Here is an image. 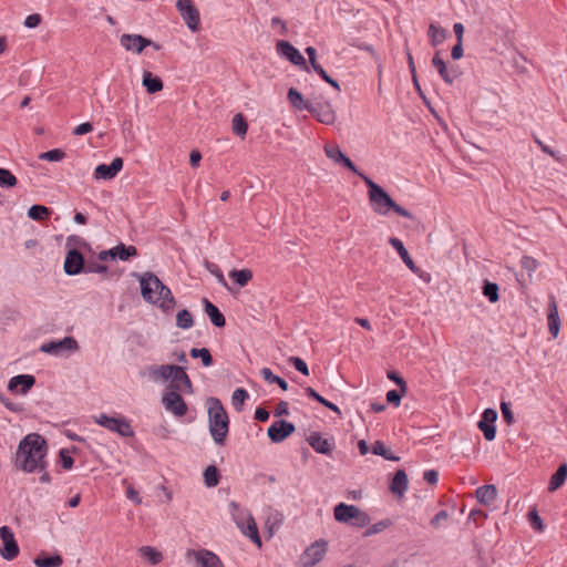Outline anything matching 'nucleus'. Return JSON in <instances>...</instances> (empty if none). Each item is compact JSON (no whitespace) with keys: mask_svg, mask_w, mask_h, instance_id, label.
I'll return each instance as SVG.
<instances>
[{"mask_svg":"<svg viewBox=\"0 0 567 567\" xmlns=\"http://www.w3.org/2000/svg\"><path fill=\"white\" fill-rule=\"evenodd\" d=\"M48 444L38 433L24 436L18 445L16 466L23 472H42L47 467Z\"/></svg>","mask_w":567,"mask_h":567,"instance_id":"1","label":"nucleus"},{"mask_svg":"<svg viewBox=\"0 0 567 567\" xmlns=\"http://www.w3.org/2000/svg\"><path fill=\"white\" fill-rule=\"evenodd\" d=\"M140 284L145 301L157 305L165 312L174 309L176 302L171 289L155 274H143L140 276Z\"/></svg>","mask_w":567,"mask_h":567,"instance_id":"2","label":"nucleus"},{"mask_svg":"<svg viewBox=\"0 0 567 567\" xmlns=\"http://www.w3.org/2000/svg\"><path fill=\"white\" fill-rule=\"evenodd\" d=\"M365 185L369 188L368 196L372 210L378 215H386L389 210H393L401 217L413 219L414 216L404 207L396 204L390 195L377 183H374L365 174H360Z\"/></svg>","mask_w":567,"mask_h":567,"instance_id":"3","label":"nucleus"},{"mask_svg":"<svg viewBox=\"0 0 567 567\" xmlns=\"http://www.w3.org/2000/svg\"><path fill=\"white\" fill-rule=\"evenodd\" d=\"M209 432L214 442L223 446L229 431V419L221 402L217 398H209L208 401Z\"/></svg>","mask_w":567,"mask_h":567,"instance_id":"4","label":"nucleus"},{"mask_svg":"<svg viewBox=\"0 0 567 567\" xmlns=\"http://www.w3.org/2000/svg\"><path fill=\"white\" fill-rule=\"evenodd\" d=\"M306 110L320 123L326 125L333 124L337 118L331 102L326 100L323 96H315L308 100Z\"/></svg>","mask_w":567,"mask_h":567,"instance_id":"5","label":"nucleus"},{"mask_svg":"<svg viewBox=\"0 0 567 567\" xmlns=\"http://www.w3.org/2000/svg\"><path fill=\"white\" fill-rule=\"evenodd\" d=\"M182 393L183 392L166 389L161 400L164 409L176 417L186 415L188 411L187 404L183 399Z\"/></svg>","mask_w":567,"mask_h":567,"instance_id":"6","label":"nucleus"},{"mask_svg":"<svg viewBox=\"0 0 567 567\" xmlns=\"http://www.w3.org/2000/svg\"><path fill=\"white\" fill-rule=\"evenodd\" d=\"M94 420L99 425L112 432H116L121 436L130 437L134 434L130 422L123 417H113L101 413L99 416L94 417Z\"/></svg>","mask_w":567,"mask_h":567,"instance_id":"7","label":"nucleus"},{"mask_svg":"<svg viewBox=\"0 0 567 567\" xmlns=\"http://www.w3.org/2000/svg\"><path fill=\"white\" fill-rule=\"evenodd\" d=\"M327 542L323 539L312 543L301 555V567H313L320 563L327 553Z\"/></svg>","mask_w":567,"mask_h":567,"instance_id":"8","label":"nucleus"},{"mask_svg":"<svg viewBox=\"0 0 567 567\" xmlns=\"http://www.w3.org/2000/svg\"><path fill=\"white\" fill-rule=\"evenodd\" d=\"M276 50L280 56L286 58L293 65H297L300 69L309 72V66L305 58L291 43L285 40H279L276 43Z\"/></svg>","mask_w":567,"mask_h":567,"instance_id":"9","label":"nucleus"},{"mask_svg":"<svg viewBox=\"0 0 567 567\" xmlns=\"http://www.w3.org/2000/svg\"><path fill=\"white\" fill-rule=\"evenodd\" d=\"M176 8L179 11L186 25L192 31H197L199 29L200 18H199V11L194 6L193 1L192 0H177Z\"/></svg>","mask_w":567,"mask_h":567,"instance_id":"10","label":"nucleus"},{"mask_svg":"<svg viewBox=\"0 0 567 567\" xmlns=\"http://www.w3.org/2000/svg\"><path fill=\"white\" fill-rule=\"evenodd\" d=\"M78 349V341L73 337H64L62 340L45 342L40 347V351L53 355H62L64 352H74Z\"/></svg>","mask_w":567,"mask_h":567,"instance_id":"11","label":"nucleus"},{"mask_svg":"<svg viewBox=\"0 0 567 567\" xmlns=\"http://www.w3.org/2000/svg\"><path fill=\"white\" fill-rule=\"evenodd\" d=\"M185 556L187 559L193 558L197 567H224L220 558L208 549H187Z\"/></svg>","mask_w":567,"mask_h":567,"instance_id":"12","label":"nucleus"},{"mask_svg":"<svg viewBox=\"0 0 567 567\" xmlns=\"http://www.w3.org/2000/svg\"><path fill=\"white\" fill-rule=\"evenodd\" d=\"M167 389L183 392L186 394L194 393V386L192 380L189 379L188 374L185 371V367L176 365Z\"/></svg>","mask_w":567,"mask_h":567,"instance_id":"13","label":"nucleus"},{"mask_svg":"<svg viewBox=\"0 0 567 567\" xmlns=\"http://www.w3.org/2000/svg\"><path fill=\"white\" fill-rule=\"evenodd\" d=\"M0 538L3 543V547L0 549L1 557L6 560L14 559L19 555V546L11 528L2 526L0 528Z\"/></svg>","mask_w":567,"mask_h":567,"instance_id":"14","label":"nucleus"},{"mask_svg":"<svg viewBox=\"0 0 567 567\" xmlns=\"http://www.w3.org/2000/svg\"><path fill=\"white\" fill-rule=\"evenodd\" d=\"M137 255V249L135 246H125L124 244H120L109 250H102L99 252V260L106 261L109 259L115 260L120 259L123 261L128 260L131 257Z\"/></svg>","mask_w":567,"mask_h":567,"instance_id":"15","label":"nucleus"},{"mask_svg":"<svg viewBox=\"0 0 567 567\" xmlns=\"http://www.w3.org/2000/svg\"><path fill=\"white\" fill-rule=\"evenodd\" d=\"M85 261L83 255L75 248L68 251L64 260V271L69 276H75L85 270Z\"/></svg>","mask_w":567,"mask_h":567,"instance_id":"16","label":"nucleus"},{"mask_svg":"<svg viewBox=\"0 0 567 567\" xmlns=\"http://www.w3.org/2000/svg\"><path fill=\"white\" fill-rule=\"evenodd\" d=\"M295 431L296 427L292 423L279 420L268 427L267 434L272 442L279 443L286 440Z\"/></svg>","mask_w":567,"mask_h":567,"instance_id":"17","label":"nucleus"},{"mask_svg":"<svg viewBox=\"0 0 567 567\" xmlns=\"http://www.w3.org/2000/svg\"><path fill=\"white\" fill-rule=\"evenodd\" d=\"M120 42L126 51L141 53L146 47H148L152 43V40L144 38L141 34L124 33L121 35Z\"/></svg>","mask_w":567,"mask_h":567,"instance_id":"18","label":"nucleus"},{"mask_svg":"<svg viewBox=\"0 0 567 567\" xmlns=\"http://www.w3.org/2000/svg\"><path fill=\"white\" fill-rule=\"evenodd\" d=\"M497 420V412L493 409L484 410L482 419L478 422V429L483 432L487 441H493L496 436V427L494 425Z\"/></svg>","mask_w":567,"mask_h":567,"instance_id":"19","label":"nucleus"},{"mask_svg":"<svg viewBox=\"0 0 567 567\" xmlns=\"http://www.w3.org/2000/svg\"><path fill=\"white\" fill-rule=\"evenodd\" d=\"M324 153L328 158L332 159L337 164H341L348 169H350L352 173L360 176L362 174L358 171L357 166L353 164V162L346 156L342 151L337 145H326L324 146Z\"/></svg>","mask_w":567,"mask_h":567,"instance_id":"20","label":"nucleus"},{"mask_svg":"<svg viewBox=\"0 0 567 567\" xmlns=\"http://www.w3.org/2000/svg\"><path fill=\"white\" fill-rule=\"evenodd\" d=\"M123 167V159L121 157H116L112 161L111 164H101L96 166L94 171V177L96 179H112L114 178Z\"/></svg>","mask_w":567,"mask_h":567,"instance_id":"21","label":"nucleus"},{"mask_svg":"<svg viewBox=\"0 0 567 567\" xmlns=\"http://www.w3.org/2000/svg\"><path fill=\"white\" fill-rule=\"evenodd\" d=\"M35 378L31 374H19L10 379L8 390L16 393L27 394L34 385Z\"/></svg>","mask_w":567,"mask_h":567,"instance_id":"22","label":"nucleus"},{"mask_svg":"<svg viewBox=\"0 0 567 567\" xmlns=\"http://www.w3.org/2000/svg\"><path fill=\"white\" fill-rule=\"evenodd\" d=\"M432 64L446 84H452L458 76L457 70L454 68L449 69L439 52L433 56Z\"/></svg>","mask_w":567,"mask_h":567,"instance_id":"23","label":"nucleus"},{"mask_svg":"<svg viewBox=\"0 0 567 567\" xmlns=\"http://www.w3.org/2000/svg\"><path fill=\"white\" fill-rule=\"evenodd\" d=\"M548 330L553 338H556L560 330V319L558 313V306L554 296L549 297L548 303Z\"/></svg>","mask_w":567,"mask_h":567,"instance_id":"24","label":"nucleus"},{"mask_svg":"<svg viewBox=\"0 0 567 567\" xmlns=\"http://www.w3.org/2000/svg\"><path fill=\"white\" fill-rule=\"evenodd\" d=\"M359 509L355 505L340 503L333 509L334 519L339 523L350 524Z\"/></svg>","mask_w":567,"mask_h":567,"instance_id":"25","label":"nucleus"},{"mask_svg":"<svg viewBox=\"0 0 567 567\" xmlns=\"http://www.w3.org/2000/svg\"><path fill=\"white\" fill-rule=\"evenodd\" d=\"M175 368V364L150 365L147 372L154 382L159 380L166 382L172 379Z\"/></svg>","mask_w":567,"mask_h":567,"instance_id":"26","label":"nucleus"},{"mask_svg":"<svg viewBox=\"0 0 567 567\" xmlns=\"http://www.w3.org/2000/svg\"><path fill=\"white\" fill-rule=\"evenodd\" d=\"M389 244L396 250L405 266L414 274L419 271V268L416 267L413 259L410 257L406 248L404 247L403 243L396 238V237H390Z\"/></svg>","mask_w":567,"mask_h":567,"instance_id":"27","label":"nucleus"},{"mask_svg":"<svg viewBox=\"0 0 567 567\" xmlns=\"http://www.w3.org/2000/svg\"><path fill=\"white\" fill-rule=\"evenodd\" d=\"M408 484H409V480H408V475H406L405 471L398 470L394 473V476L390 484V491L392 492V494L402 498L405 491L408 489Z\"/></svg>","mask_w":567,"mask_h":567,"instance_id":"28","label":"nucleus"},{"mask_svg":"<svg viewBox=\"0 0 567 567\" xmlns=\"http://www.w3.org/2000/svg\"><path fill=\"white\" fill-rule=\"evenodd\" d=\"M307 442L317 453L328 455L332 451L330 442L327 439H323L318 432L310 433L307 437Z\"/></svg>","mask_w":567,"mask_h":567,"instance_id":"29","label":"nucleus"},{"mask_svg":"<svg viewBox=\"0 0 567 567\" xmlns=\"http://www.w3.org/2000/svg\"><path fill=\"white\" fill-rule=\"evenodd\" d=\"M203 303L204 310L209 317L212 323L218 328L224 327L226 324V319L219 309L206 298L203 300Z\"/></svg>","mask_w":567,"mask_h":567,"instance_id":"30","label":"nucleus"},{"mask_svg":"<svg viewBox=\"0 0 567 567\" xmlns=\"http://www.w3.org/2000/svg\"><path fill=\"white\" fill-rule=\"evenodd\" d=\"M478 502L483 505H491L497 497V488L495 485H483L475 492Z\"/></svg>","mask_w":567,"mask_h":567,"instance_id":"31","label":"nucleus"},{"mask_svg":"<svg viewBox=\"0 0 567 567\" xmlns=\"http://www.w3.org/2000/svg\"><path fill=\"white\" fill-rule=\"evenodd\" d=\"M143 85L150 94H154L163 90V81L161 78L154 76L150 71H144L143 73Z\"/></svg>","mask_w":567,"mask_h":567,"instance_id":"32","label":"nucleus"},{"mask_svg":"<svg viewBox=\"0 0 567 567\" xmlns=\"http://www.w3.org/2000/svg\"><path fill=\"white\" fill-rule=\"evenodd\" d=\"M567 478V464H561L555 474L550 477L548 489L550 492H554L558 489L566 481Z\"/></svg>","mask_w":567,"mask_h":567,"instance_id":"33","label":"nucleus"},{"mask_svg":"<svg viewBox=\"0 0 567 567\" xmlns=\"http://www.w3.org/2000/svg\"><path fill=\"white\" fill-rule=\"evenodd\" d=\"M138 553L151 565H157L163 560L162 553L152 546H142Z\"/></svg>","mask_w":567,"mask_h":567,"instance_id":"34","label":"nucleus"},{"mask_svg":"<svg viewBox=\"0 0 567 567\" xmlns=\"http://www.w3.org/2000/svg\"><path fill=\"white\" fill-rule=\"evenodd\" d=\"M220 474L215 465H209L204 471V483L212 488L219 484Z\"/></svg>","mask_w":567,"mask_h":567,"instance_id":"35","label":"nucleus"},{"mask_svg":"<svg viewBox=\"0 0 567 567\" xmlns=\"http://www.w3.org/2000/svg\"><path fill=\"white\" fill-rule=\"evenodd\" d=\"M372 453L384 457L388 461L398 462L400 457L394 455L382 441H375L372 445Z\"/></svg>","mask_w":567,"mask_h":567,"instance_id":"36","label":"nucleus"},{"mask_svg":"<svg viewBox=\"0 0 567 567\" xmlns=\"http://www.w3.org/2000/svg\"><path fill=\"white\" fill-rule=\"evenodd\" d=\"M306 394L322 404L323 406L328 408L329 410L333 411L338 415H341L340 409L333 404L332 402L326 400L323 396H321L318 392L315 391L311 386L306 388Z\"/></svg>","mask_w":567,"mask_h":567,"instance_id":"37","label":"nucleus"},{"mask_svg":"<svg viewBox=\"0 0 567 567\" xmlns=\"http://www.w3.org/2000/svg\"><path fill=\"white\" fill-rule=\"evenodd\" d=\"M229 277L240 287H245L252 278L250 269L231 270Z\"/></svg>","mask_w":567,"mask_h":567,"instance_id":"38","label":"nucleus"},{"mask_svg":"<svg viewBox=\"0 0 567 567\" xmlns=\"http://www.w3.org/2000/svg\"><path fill=\"white\" fill-rule=\"evenodd\" d=\"M231 128L234 134L244 137L248 131V124L241 113L236 114L231 121Z\"/></svg>","mask_w":567,"mask_h":567,"instance_id":"39","label":"nucleus"},{"mask_svg":"<svg viewBox=\"0 0 567 567\" xmlns=\"http://www.w3.org/2000/svg\"><path fill=\"white\" fill-rule=\"evenodd\" d=\"M63 559L60 555H53V556H43L40 555L34 559V564L38 567H59L62 565Z\"/></svg>","mask_w":567,"mask_h":567,"instance_id":"40","label":"nucleus"},{"mask_svg":"<svg viewBox=\"0 0 567 567\" xmlns=\"http://www.w3.org/2000/svg\"><path fill=\"white\" fill-rule=\"evenodd\" d=\"M243 533L248 536L256 545L261 546V540L258 534L257 525L251 516L247 519V530L244 529V526L238 525Z\"/></svg>","mask_w":567,"mask_h":567,"instance_id":"41","label":"nucleus"},{"mask_svg":"<svg viewBox=\"0 0 567 567\" xmlns=\"http://www.w3.org/2000/svg\"><path fill=\"white\" fill-rule=\"evenodd\" d=\"M176 326L181 329L187 330L194 326V320L190 312L183 309L176 315Z\"/></svg>","mask_w":567,"mask_h":567,"instance_id":"42","label":"nucleus"},{"mask_svg":"<svg viewBox=\"0 0 567 567\" xmlns=\"http://www.w3.org/2000/svg\"><path fill=\"white\" fill-rule=\"evenodd\" d=\"M498 290L497 284L488 280L484 281L483 295L489 300V302L495 303L499 300Z\"/></svg>","mask_w":567,"mask_h":567,"instance_id":"43","label":"nucleus"},{"mask_svg":"<svg viewBox=\"0 0 567 567\" xmlns=\"http://www.w3.org/2000/svg\"><path fill=\"white\" fill-rule=\"evenodd\" d=\"M287 99L293 107L298 110H306L307 101L303 100L301 93L296 89H289L287 93Z\"/></svg>","mask_w":567,"mask_h":567,"instance_id":"44","label":"nucleus"},{"mask_svg":"<svg viewBox=\"0 0 567 567\" xmlns=\"http://www.w3.org/2000/svg\"><path fill=\"white\" fill-rule=\"evenodd\" d=\"M189 354L194 359L200 358L204 367H210L213 364V357L206 348H193L190 349Z\"/></svg>","mask_w":567,"mask_h":567,"instance_id":"45","label":"nucleus"},{"mask_svg":"<svg viewBox=\"0 0 567 567\" xmlns=\"http://www.w3.org/2000/svg\"><path fill=\"white\" fill-rule=\"evenodd\" d=\"M50 214V209L42 205H33L28 210V217L38 221L49 217Z\"/></svg>","mask_w":567,"mask_h":567,"instance_id":"46","label":"nucleus"},{"mask_svg":"<svg viewBox=\"0 0 567 567\" xmlns=\"http://www.w3.org/2000/svg\"><path fill=\"white\" fill-rule=\"evenodd\" d=\"M429 35L431 38L432 44L435 47L442 43L446 38V31L434 23H431L429 27Z\"/></svg>","mask_w":567,"mask_h":567,"instance_id":"47","label":"nucleus"},{"mask_svg":"<svg viewBox=\"0 0 567 567\" xmlns=\"http://www.w3.org/2000/svg\"><path fill=\"white\" fill-rule=\"evenodd\" d=\"M391 525H392V522L390 519L380 520V522L371 525L370 527H368L363 533V537H370L372 535L379 534V533L385 530L386 528H389Z\"/></svg>","mask_w":567,"mask_h":567,"instance_id":"48","label":"nucleus"},{"mask_svg":"<svg viewBox=\"0 0 567 567\" xmlns=\"http://www.w3.org/2000/svg\"><path fill=\"white\" fill-rule=\"evenodd\" d=\"M248 398V392L245 389L238 388L233 392L231 395L233 405L237 411H241V406Z\"/></svg>","mask_w":567,"mask_h":567,"instance_id":"49","label":"nucleus"},{"mask_svg":"<svg viewBox=\"0 0 567 567\" xmlns=\"http://www.w3.org/2000/svg\"><path fill=\"white\" fill-rule=\"evenodd\" d=\"M18 183L17 177L6 168H0V186L1 187H13Z\"/></svg>","mask_w":567,"mask_h":567,"instance_id":"50","label":"nucleus"},{"mask_svg":"<svg viewBox=\"0 0 567 567\" xmlns=\"http://www.w3.org/2000/svg\"><path fill=\"white\" fill-rule=\"evenodd\" d=\"M65 157V153L60 148L43 152L39 155V159L49 162H60Z\"/></svg>","mask_w":567,"mask_h":567,"instance_id":"51","label":"nucleus"},{"mask_svg":"<svg viewBox=\"0 0 567 567\" xmlns=\"http://www.w3.org/2000/svg\"><path fill=\"white\" fill-rule=\"evenodd\" d=\"M350 524L358 528L365 527L370 524V516L360 508Z\"/></svg>","mask_w":567,"mask_h":567,"instance_id":"52","label":"nucleus"},{"mask_svg":"<svg viewBox=\"0 0 567 567\" xmlns=\"http://www.w3.org/2000/svg\"><path fill=\"white\" fill-rule=\"evenodd\" d=\"M528 520H529V524L530 526L537 530V532H543L544 529V524H543V520L540 518V516L538 515L537 511L536 509H533L528 513Z\"/></svg>","mask_w":567,"mask_h":567,"instance_id":"53","label":"nucleus"},{"mask_svg":"<svg viewBox=\"0 0 567 567\" xmlns=\"http://www.w3.org/2000/svg\"><path fill=\"white\" fill-rule=\"evenodd\" d=\"M522 267L528 272L530 276L538 267V262L535 258L530 256H524L520 260Z\"/></svg>","mask_w":567,"mask_h":567,"instance_id":"54","label":"nucleus"},{"mask_svg":"<svg viewBox=\"0 0 567 567\" xmlns=\"http://www.w3.org/2000/svg\"><path fill=\"white\" fill-rule=\"evenodd\" d=\"M289 362L301 372L303 375H309V369L307 363L299 357H290Z\"/></svg>","mask_w":567,"mask_h":567,"instance_id":"55","label":"nucleus"},{"mask_svg":"<svg viewBox=\"0 0 567 567\" xmlns=\"http://www.w3.org/2000/svg\"><path fill=\"white\" fill-rule=\"evenodd\" d=\"M61 465L64 470H70L73 466V458L70 456L69 452L64 449L60 451Z\"/></svg>","mask_w":567,"mask_h":567,"instance_id":"56","label":"nucleus"},{"mask_svg":"<svg viewBox=\"0 0 567 567\" xmlns=\"http://www.w3.org/2000/svg\"><path fill=\"white\" fill-rule=\"evenodd\" d=\"M106 271H107V267L105 265H102L99 262L86 264L85 270H84L85 274H90V272L102 274V272H106Z\"/></svg>","mask_w":567,"mask_h":567,"instance_id":"57","label":"nucleus"},{"mask_svg":"<svg viewBox=\"0 0 567 567\" xmlns=\"http://www.w3.org/2000/svg\"><path fill=\"white\" fill-rule=\"evenodd\" d=\"M449 518V513L446 511H440L435 516L431 519V525L434 528H439L443 522H446Z\"/></svg>","mask_w":567,"mask_h":567,"instance_id":"58","label":"nucleus"},{"mask_svg":"<svg viewBox=\"0 0 567 567\" xmlns=\"http://www.w3.org/2000/svg\"><path fill=\"white\" fill-rule=\"evenodd\" d=\"M501 410H502V414H503V417H504V421L507 423V424H512L514 423V414L509 408V404L506 403V402H502L501 403Z\"/></svg>","mask_w":567,"mask_h":567,"instance_id":"59","label":"nucleus"},{"mask_svg":"<svg viewBox=\"0 0 567 567\" xmlns=\"http://www.w3.org/2000/svg\"><path fill=\"white\" fill-rule=\"evenodd\" d=\"M41 16L39 13L30 14L24 20V25L27 28H37L41 23Z\"/></svg>","mask_w":567,"mask_h":567,"instance_id":"60","label":"nucleus"},{"mask_svg":"<svg viewBox=\"0 0 567 567\" xmlns=\"http://www.w3.org/2000/svg\"><path fill=\"white\" fill-rule=\"evenodd\" d=\"M388 378L390 380L394 381L401 388L403 393L406 391V383H405V381L395 371H389L388 372Z\"/></svg>","mask_w":567,"mask_h":567,"instance_id":"61","label":"nucleus"},{"mask_svg":"<svg viewBox=\"0 0 567 567\" xmlns=\"http://www.w3.org/2000/svg\"><path fill=\"white\" fill-rule=\"evenodd\" d=\"M93 131V125L89 122L78 125L73 130L74 135H84Z\"/></svg>","mask_w":567,"mask_h":567,"instance_id":"62","label":"nucleus"},{"mask_svg":"<svg viewBox=\"0 0 567 567\" xmlns=\"http://www.w3.org/2000/svg\"><path fill=\"white\" fill-rule=\"evenodd\" d=\"M401 396H402V394H401L399 391H396V390H390V391L386 393V401H388L389 403H392V404H394V405H396V406H398V405L400 404V402H401Z\"/></svg>","mask_w":567,"mask_h":567,"instance_id":"63","label":"nucleus"},{"mask_svg":"<svg viewBox=\"0 0 567 567\" xmlns=\"http://www.w3.org/2000/svg\"><path fill=\"white\" fill-rule=\"evenodd\" d=\"M71 246H86V243L84 241V239L78 235H71L66 238V247H71Z\"/></svg>","mask_w":567,"mask_h":567,"instance_id":"64","label":"nucleus"}]
</instances>
